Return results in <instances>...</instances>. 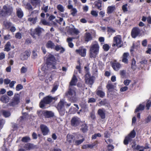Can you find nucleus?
I'll list each match as a JSON object with an SVG mask.
<instances>
[{"label": "nucleus", "mask_w": 151, "mask_h": 151, "mask_svg": "<svg viewBox=\"0 0 151 151\" xmlns=\"http://www.w3.org/2000/svg\"><path fill=\"white\" fill-rule=\"evenodd\" d=\"M17 16L19 18H21L23 16V14L21 8L17 9Z\"/></svg>", "instance_id": "2f4dec72"}, {"label": "nucleus", "mask_w": 151, "mask_h": 151, "mask_svg": "<svg viewBox=\"0 0 151 151\" xmlns=\"http://www.w3.org/2000/svg\"><path fill=\"white\" fill-rule=\"evenodd\" d=\"M151 105V101H148L146 104V107L147 110L149 109Z\"/></svg>", "instance_id": "13d9d810"}, {"label": "nucleus", "mask_w": 151, "mask_h": 151, "mask_svg": "<svg viewBox=\"0 0 151 151\" xmlns=\"http://www.w3.org/2000/svg\"><path fill=\"white\" fill-rule=\"evenodd\" d=\"M55 46V44L51 40L48 41L46 44V46L47 48L51 49H54Z\"/></svg>", "instance_id": "412c9836"}, {"label": "nucleus", "mask_w": 151, "mask_h": 151, "mask_svg": "<svg viewBox=\"0 0 151 151\" xmlns=\"http://www.w3.org/2000/svg\"><path fill=\"white\" fill-rule=\"evenodd\" d=\"M45 111H37V114L40 117H42L44 116V113Z\"/></svg>", "instance_id": "de8ad7c7"}, {"label": "nucleus", "mask_w": 151, "mask_h": 151, "mask_svg": "<svg viewBox=\"0 0 151 151\" xmlns=\"http://www.w3.org/2000/svg\"><path fill=\"white\" fill-rule=\"evenodd\" d=\"M73 39H74V38L73 37H68L67 39V41L68 42V46L72 48L73 47V44L72 42V41Z\"/></svg>", "instance_id": "c756f323"}, {"label": "nucleus", "mask_w": 151, "mask_h": 151, "mask_svg": "<svg viewBox=\"0 0 151 151\" xmlns=\"http://www.w3.org/2000/svg\"><path fill=\"white\" fill-rule=\"evenodd\" d=\"M71 14L73 16H75L77 12V11L76 8H72L71 10Z\"/></svg>", "instance_id": "864d4df0"}, {"label": "nucleus", "mask_w": 151, "mask_h": 151, "mask_svg": "<svg viewBox=\"0 0 151 151\" xmlns=\"http://www.w3.org/2000/svg\"><path fill=\"white\" fill-rule=\"evenodd\" d=\"M141 32V30L138 27H134L132 29L131 36L133 38H135L140 34Z\"/></svg>", "instance_id": "9b49d317"}, {"label": "nucleus", "mask_w": 151, "mask_h": 151, "mask_svg": "<svg viewBox=\"0 0 151 151\" xmlns=\"http://www.w3.org/2000/svg\"><path fill=\"white\" fill-rule=\"evenodd\" d=\"M114 43L112 45L113 46L116 45L118 47H121L122 46V39L120 36H117L114 38Z\"/></svg>", "instance_id": "1a4fd4ad"}, {"label": "nucleus", "mask_w": 151, "mask_h": 151, "mask_svg": "<svg viewBox=\"0 0 151 151\" xmlns=\"http://www.w3.org/2000/svg\"><path fill=\"white\" fill-rule=\"evenodd\" d=\"M115 87L114 86L110 83H108L106 86V88L109 92L113 91Z\"/></svg>", "instance_id": "c85d7f7f"}, {"label": "nucleus", "mask_w": 151, "mask_h": 151, "mask_svg": "<svg viewBox=\"0 0 151 151\" xmlns=\"http://www.w3.org/2000/svg\"><path fill=\"white\" fill-rule=\"evenodd\" d=\"M57 63L55 57L53 55L49 54L47 60V64L46 67L48 68L47 69L45 68V66H43L41 68V70L45 72L47 70L49 69H56L57 67L56 66Z\"/></svg>", "instance_id": "f257e3e1"}, {"label": "nucleus", "mask_w": 151, "mask_h": 151, "mask_svg": "<svg viewBox=\"0 0 151 151\" xmlns=\"http://www.w3.org/2000/svg\"><path fill=\"white\" fill-rule=\"evenodd\" d=\"M15 37L17 38L20 39L22 38V34L20 32H17L16 34Z\"/></svg>", "instance_id": "052dcab7"}, {"label": "nucleus", "mask_w": 151, "mask_h": 151, "mask_svg": "<svg viewBox=\"0 0 151 151\" xmlns=\"http://www.w3.org/2000/svg\"><path fill=\"white\" fill-rule=\"evenodd\" d=\"M13 8L11 6L4 5L2 9H0V17H6L11 15L13 14Z\"/></svg>", "instance_id": "f03ea898"}, {"label": "nucleus", "mask_w": 151, "mask_h": 151, "mask_svg": "<svg viewBox=\"0 0 151 151\" xmlns=\"http://www.w3.org/2000/svg\"><path fill=\"white\" fill-rule=\"evenodd\" d=\"M25 8L30 10H33V8L29 3H27V4Z\"/></svg>", "instance_id": "49530a36"}, {"label": "nucleus", "mask_w": 151, "mask_h": 151, "mask_svg": "<svg viewBox=\"0 0 151 151\" xmlns=\"http://www.w3.org/2000/svg\"><path fill=\"white\" fill-rule=\"evenodd\" d=\"M66 103V102L63 100H61L59 102L57 108L60 114L61 112L62 109L63 108Z\"/></svg>", "instance_id": "4468645a"}, {"label": "nucleus", "mask_w": 151, "mask_h": 151, "mask_svg": "<svg viewBox=\"0 0 151 151\" xmlns=\"http://www.w3.org/2000/svg\"><path fill=\"white\" fill-rule=\"evenodd\" d=\"M2 113L3 115L6 117H9L10 115V113L9 111H6L5 110L2 111Z\"/></svg>", "instance_id": "37998d69"}, {"label": "nucleus", "mask_w": 151, "mask_h": 151, "mask_svg": "<svg viewBox=\"0 0 151 151\" xmlns=\"http://www.w3.org/2000/svg\"><path fill=\"white\" fill-rule=\"evenodd\" d=\"M115 9V5L109 6L107 9V13L110 14L112 13Z\"/></svg>", "instance_id": "cd10ccee"}, {"label": "nucleus", "mask_w": 151, "mask_h": 151, "mask_svg": "<svg viewBox=\"0 0 151 151\" xmlns=\"http://www.w3.org/2000/svg\"><path fill=\"white\" fill-rule=\"evenodd\" d=\"M108 150L109 151H111L114 149V147L112 145H109L107 146Z\"/></svg>", "instance_id": "774afa93"}, {"label": "nucleus", "mask_w": 151, "mask_h": 151, "mask_svg": "<svg viewBox=\"0 0 151 151\" xmlns=\"http://www.w3.org/2000/svg\"><path fill=\"white\" fill-rule=\"evenodd\" d=\"M135 63H136V61H135L134 59H133L132 60V64H131L132 68V69H134L135 68Z\"/></svg>", "instance_id": "bf43d9fd"}, {"label": "nucleus", "mask_w": 151, "mask_h": 151, "mask_svg": "<svg viewBox=\"0 0 151 151\" xmlns=\"http://www.w3.org/2000/svg\"><path fill=\"white\" fill-rule=\"evenodd\" d=\"M37 20V17H30L28 18V21L30 22H32L33 24H35Z\"/></svg>", "instance_id": "e433bc0d"}, {"label": "nucleus", "mask_w": 151, "mask_h": 151, "mask_svg": "<svg viewBox=\"0 0 151 151\" xmlns=\"http://www.w3.org/2000/svg\"><path fill=\"white\" fill-rule=\"evenodd\" d=\"M136 135V132L134 129L125 137L124 141V144L125 145H128L129 142H131L132 141V138L135 137Z\"/></svg>", "instance_id": "423d86ee"}, {"label": "nucleus", "mask_w": 151, "mask_h": 151, "mask_svg": "<svg viewBox=\"0 0 151 151\" xmlns=\"http://www.w3.org/2000/svg\"><path fill=\"white\" fill-rule=\"evenodd\" d=\"M85 140L84 138H82L81 139L76 140L75 141V144L76 145H79L81 144Z\"/></svg>", "instance_id": "a18cd8bd"}, {"label": "nucleus", "mask_w": 151, "mask_h": 151, "mask_svg": "<svg viewBox=\"0 0 151 151\" xmlns=\"http://www.w3.org/2000/svg\"><path fill=\"white\" fill-rule=\"evenodd\" d=\"M103 47L104 50L105 51H107L109 48V45L107 44H104L103 46Z\"/></svg>", "instance_id": "5fc2aeb1"}, {"label": "nucleus", "mask_w": 151, "mask_h": 151, "mask_svg": "<svg viewBox=\"0 0 151 151\" xmlns=\"http://www.w3.org/2000/svg\"><path fill=\"white\" fill-rule=\"evenodd\" d=\"M129 54L128 52L124 53L122 56V61L125 64L128 63V59L129 58Z\"/></svg>", "instance_id": "f3484780"}, {"label": "nucleus", "mask_w": 151, "mask_h": 151, "mask_svg": "<svg viewBox=\"0 0 151 151\" xmlns=\"http://www.w3.org/2000/svg\"><path fill=\"white\" fill-rule=\"evenodd\" d=\"M96 94L100 97L103 98L105 96V93L103 91L99 90L96 91Z\"/></svg>", "instance_id": "f704fd0d"}, {"label": "nucleus", "mask_w": 151, "mask_h": 151, "mask_svg": "<svg viewBox=\"0 0 151 151\" xmlns=\"http://www.w3.org/2000/svg\"><path fill=\"white\" fill-rule=\"evenodd\" d=\"M107 28L108 29L107 31L109 32L113 33L115 32V30L111 28L108 27Z\"/></svg>", "instance_id": "69168bd1"}, {"label": "nucleus", "mask_w": 151, "mask_h": 151, "mask_svg": "<svg viewBox=\"0 0 151 151\" xmlns=\"http://www.w3.org/2000/svg\"><path fill=\"white\" fill-rule=\"evenodd\" d=\"M81 130L83 133L86 132L88 130V127L87 125L85 123H82L81 125Z\"/></svg>", "instance_id": "7c9ffc66"}, {"label": "nucleus", "mask_w": 151, "mask_h": 151, "mask_svg": "<svg viewBox=\"0 0 151 151\" xmlns=\"http://www.w3.org/2000/svg\"><path fill=\"white\" fill-rule=\"evenodd\" d=\"M127 4H125V5H123L122 6V9L123 11L124 12H127Z\"/></svg>", "instance_id": "338daca9"}, {"label": "nucleus", "mask_w": 151, "mask_h": 151, "mask_svg": "<svg viewBox=\"0 0 151 151\" xmlns=\"http://www.w3.org/2000/svg\"><path fill=\"white\" fill-rule=\"evenodd\" d=\"M30 53L29 52L26 51L21 54V59L22 60H26L30 56Z\"/></svg>", "instance_id": "6ab92c4d"}, {"label": "nucleus", "mask_w": 151, "mask_h": 151, "mask_svg": "<svg viewBox=\"0 0 151 151\" xmlns=\"http://www.w3.org/2000/svg\"><path fill=\"white\" fill-rule=\"evenodd\" d=\"M40 0H31V3L33 6H36L40 3Z\"/></svg>", "instance_id": "c9c22d12"}, {"label": "nucleus", "mask_w": 151, "mask_h": 151, "mask_svg": "<svg viewBox=\"0 0 151 151\" xmlns=\"http://www.w3.org/2000/svg\"><path fill=\"white\" fill-rule=\"evenodd\" d=\"M105 111L104 109H98L97 112L98 114L102 119H104L105 118Z\"/></svg>", "instance_id": "a211bd4d"}, {"label": "nucleus", "mask_w": 151, "mask_h": 151, "mask_svg": "<svg viewBox=\"0 0 151 151\" xmlns=\"http://www.w3.org/2000/svg\"><path fill=\"white\" fill-rule=\"evenodd\" d=\"M58 98L56 97H52L49 96H46L44 97L40 103V107L43 108L45 106V104H49L53 100L54 101L57 100Z\"/></svg>", "instance_id": "20e7f679"}, {"label": "nucleus", "mask_w": 151, "mask_h": 151, "mask_svg": "<svg viewBox=\"0 0 151 151\" xmlns=\"http://www.w3.org/2000/svg\"><path fill=\"white\" fill-rule=\"evenodd\" d=\"M11 46V43L8 42H7L5 46L4 50L8 52L10 50V47Z\"/></svg>", "instance_id": "72a5a7b5"}, {"label": "nucleus", "mask_w": 151, "mask_h": 151, "mask_svg": "<svg viewBox=\"0 0 151 151\" xmlns=\"http://www.w3.org/2000/svg\"><path fill=\"white\" fill-rule=\"evenodd\" d=\"M20 102V96L18 94H15L12 100L9 104L10 106H14L17 105Z\"/></svg>", "instance_id": "6e6552de"}, {"label": "nucleus", "mask_w": 151, "mask_h": 151, "mask_svg": "<svg viewBox=\"0 0 151 151\" xmlns=\"http://www.w3.org/2000/svg\"><path fill=\"white\" fill-rule=\"evenodd\" d=\"M10 98L6 95H3L0 98V100L4 103H6L9 101Z\"/></svg>", "instance_id": "5701e85b"}, {"label": "nucleus", "mask_w": 151, "mask_h": 151, "mask_svg": "<svg viewBox=\"0 0 151 151\" xmlns=\"http://www.w3.org/2000/svg\"><path fill=\"white\" fill-rule=\"evenodd\" d=\"M57 8L58 10L61 12H63L64 11V8L63 6L61 4L58 5L57 7Z\"/></svg>", "instance_id": "c03bdc74"}, {"label": "nucleus", "mask_w": 151, "mask_h": 151, "mask_svg": "<svg viewBox=\"0 0 151 151\" xmlns=\"http://www.w3.org/2000/svg\"><path fill=\"white\" fill-rule=\"evenodd\" d=\"M40 128L42 134L44 136L47 135L50 132L49 128L45 124H41L40 126Z\"/></svg>", "instance_id": "f8f14e48"}, {"label": "nucleus", "mask_w": 151, "mask_h": 151, "mask_svg": "<svg viewBox=\"0 0 151 151\" xmlns=\"http://www.w3.org/2000/svg\"><path fill=\"white\" fill-rule=\"evenodd\" d=\"M76 52L77 53L83 57L85 56L86 55V50L85 48H79L78 49L76 50Z\"/></svg>", "instance_id": "2eb2a0df"}, {"label": "nucleus", "mask_w": 151, "mask_h": 151, "mask_svg": "<svg viewBox=\"0 0 151 151\" xmlns=\"http://www.w3.org/2000/svg\"><path fill=\"white\" fill-rule=\"evenodd\" d=\"M107 101L106 100V99H104L103 100H102L99 103V104L101 106L102 105H104L106 104Z\"/></svg>", "instance_id": "6e6d98bb"}, {"label": "nucleus", "mask_w": 151, "mask_h": 151, "mask_svg": "<svg viewBox=\"0 0 151 151\" xmlns=\"http://www.w3.org/2000/svg\"><path fill=\"white\" fill-rule=\"evenodd\" d=\"M99 45L97 43L91 45L90 49V56L91 58L96 57L99 53Z\"/></svg>", "instance_id": "7ed1b4c3"}, {"label": "nucleus", "mask_w": 151, "mask_h": 151, "mask_svg": "<svg viewBox=\"0 0 151 151\" xmlns=\"http://www.w3.org/2000/svg\"><path fill=\"white\" fill-rule=\"evenodd\" d=\"M85 69L86 70L87 72V73L86 74V75L85 76V80H86V79H88V78H90L91 77V76L90 75V74L88 72V69L87 68V67H85Z\"/></svg>", "instance_id": "a19ab883"}, {"label": "nucleus", "mask_w": 151, "mask_h": 151, "mask_svg": "<svg viewBox=\"0 0 151 151\" xmlns=\"http://www.w3.org/2000/svg\"><path fill=\"white\" fill-rule=\"evenodd\" d=\"M91 14L93 16L96 17H97L98 15V12L94 10L92 11L91 12Z\"/></svg>", "instance_id": "4d7b16f0"}, {"label": "nucleus", "mask_w": 151, "mask_h": 151, "mask_svg": "<svg viewBox=\"0 0 151 151\" xmlns=\"http://www.w3.org/2000/svg\"><path fill=\"white\" fill-rule=\"evenodd\" d=\"M111 66L113 69L115 71H118L121 68V65L119 63L114 61L111 64Z\"/></svg>", "instance_id": "dca6fc26"}, {"label": "nucleus", "mask_w": 151, "mask_h": 151, "mask_svg": "<svg viewBox=\"0 0 151 151\" xmlns=\"http://www.w3.org/2000/svg\"><path fill=\"white\" fill-rule=\"evenodd\" d=\"M77 81L78 79L76 76L75 75H74L70 82L69 86H73L76 85Z\"/></svg>", "instance_id": "b1692460"}, {"label": "nucleus", "mask_w": 151, "mask_h": 151, "mask_svg": "<svg viewBox=\"0 0 151 151\" xmlns=\"http://www.w3.org/2000/svg\"><path fill=\"white\" fill-rule=\"evenodd\" d=\"M44 31V29L40 27L39 26H38L35 29L34 31L31 30V35L33 38H35L36 36L35 35H36L39 37L40 36L42 32Z\"/></svg>", "instance_id": "0eeeda50"}, {"label": "nucleus", "mask_w": 151, "mask_h": 151, "mask_svg": "<svg viewBox=\"0 0 151 151\" xmlns=\"http://www.w3.org/2000/svg\"><path fill=\"white\" fill-rule=\"evenodd\" d=\"M96 101V99L93 98H88L87 102L89 103H93Z\"/></svg>", "instance_id": "8fccbe9b"}, {"label": "nucleus", "mask_w": 151, "mask_h": 151, "mask_svg": "<svg viewBox=\"0 0 151 151\" xmlns=\"http://www.w3.org/2000/svg\"><path fill=\"white\" fill-rule=\"evenodd\" d=\"M110 136V135L109 133L108 132L106 131L104 132V136L106 138H108Z\"/></svg>", "instance_id": "0e129e2a"}, {"label": "nucleus", "mask_w": 151, "mask_h": 151, "mask_svg": "<svg viewBox=\"0 0 151 151\" xmlns=\"http://www.w3.org/2000/svg\"><path fill=\"white\" fill-rule=\"evenodd\" d=\"M54 116V114L52 111H45L44 116L45 118H51L53 117Z\"/></svg>", "instance_id": "aec40b11"}, {"label": "nucleus", "mask_w": 151, "mask_h": 151, "mask_svg": "<svg viewBox=\"0 0 151 151\" xmlns=\"http://www.w3.org/2000/svg\"><path fill=\"white\" fill-rule=\"evenodd\" d=\"M71 30L76 35H78L80 33V31L78 29L75 28H72Z\"/></svg>", "instance_id": "603ef678"}, {"label": "nucleus", "mask_w": 151, "mask_h": 151, "mask_svg": "<svg viewBox=\"0 0 151 151\" xmlns=\"http://www.w3.org/2000/svg\"><path fill=\"white\" fill-rule=\"evenodd\" d=\"M58 86L57 85H54L52 90L51 92L52 93H54L58 89Z\"/></svg>", "instance_id": "e2e57ef3"}, {"label": "nucleus", "mask_w": 151, "mask_h": 151, "mask_svg": "<svg viewBox=\"0 0 151 151\" xmlns=\"http://www.w3.org/2000/svg\"><path fill=\"white\" fill-rule=\"evenodd\" d=\"M101 3L102 1L101 0L97 1L94 2L95 7H96L97 9L100 10H101Z\"/></svg>", "instance_id": "bb28decb"}, {"label": "nucleus", "mask_w": 151, "mask_h": 151, "mask_svg": "<svg viewBox=\"0 0 151 151\" xmlns=\"http://www.w3.org/2000/svg\"><path fill=\"white\" fill-rule=\"evenodd\" d=\"M54 50L56 51H58L59 50H60V52L61 53H63L65 51V49L63 47H62L60 45H55Z\"/></svg>", "instance_id": "393cba45"}, {"label": "nucleus", "mask_w": 151, "mask_h": 151, "mask_svg": "<svg viewBox=\"0 0 151 151\" xmlns=\"http://www.w3.org/2000/svg\"><path fill=\"white\" fill-rule=\"evenodd\" d=\"M85 41L86 42H88L92 39V37L90 33L86 32L85 35Z\"/></svg>", "instance_id": "a878e982"}, {"label": "nucleus", "mask_w": 151, "mask_h": 151, "mask_svg": "<svg viewBox=\"0 0 151 151\" xmlns=\"http://www.w3.org/2000/svg\"><path fill=\"white\" fill-rule=\"evenodd\" d=\"M38 12H39L38 11L34 10V11H32V12L30 16H32V17H37L38 16Z\"/></svg>", "instance_id": "4c0bfd02"}, {"label": "nucleus", "mask_w": 151, "mask_h": 151, "mask_svg": "<svg viewBox=\"0 0 151 151\" xmlns=\"http://www.w3.org/2000/svg\"><path fill=\"white\" fill-rule=\"evenodd\" d=\"M80 122L79 118L74 117L72 118L71 120V125L73 127H76L80 124Z\"/></svg>", "instance_id": "ddd939ff"}, {"label": "nucleus", "mask_w": 151, "mask_h": 151, "mask_svg": "<svg viewBox=\"0 0 151 151\" xmlns=\"http://www.w3.org/2000/svg\"><path fill=\"white\" fill-rule=\"evenodd\" d=\"M85 81V83L88 84L92 85L93 83V80L91 77L87 79H86Z\"/></svg>", "instance_id": "473e14b6"}, {"label": "nucleus", "mask_w": 151, "mask_h": 151, "mask_svg": "<svg viewBox=\"0 0 151 151\" xmlns=\"http://www.w3.org/2000/svg\"><path fill=\"white\" fill-rule=\"evenodd\" d=\"M30 140V138L28 136H26L23 137L22 139V141L23 142H29Z\"/></svg>", "instance_id": "79ce46f5"}, {"label": "nucleus", "mask_w": 151, "mask_h": 151, "mask_svg": "<svg viewBox=\"0 0 151 151\" xmlns=\"http://www.w3.org/2000/svg\"><path fill=\"white\" fill-rule=\"evenodd\" d=\"M81 137H83L80 134H76L74 136L73 135L68 134L66 137L67 140L70 143L74 142L76 139H78Z\"/></svg>", "instance_id": "9d476101"}, {"label": "nucleus", "mask_w": 151, "mask_h": 151, "mask_svg": "<svg viewBox=\"0 0 151 151\" xmlns=\"http://www.w3.org/2000/svg\"><path fill=\"white\" fill-rule=\"evenodd\" d=\"M76 88L75 87L72 86H69V90L67 94V95L73 101L76 100Z\"/></svg>", "instance_id": "39448f33"}, {"label": "nucleus", "mask_w": 151, "mask_h": 151, "mask_svg": "<svg viewBox=\"0 0 151 151\" xmlns=\"http://www.w3.org/2000/svg\"><path fill=\"white\" fill-rule=\"evenodd\" d=\"M4 24L5 27L7 29H9L12 25V23L10 22L4 21Z\"/></svg>", "instance_id": "ea45409f"}, {"label": "nucleus", "mask_w": 151, "mask_h": 151, "mask_svg": "<svg viewBox=\"0 0 151 151\" xmlns=\"http://www.w3.org/2000/svg\"><path fill=\"white\" fill-rule=\"evenodd\" d=\"M101 134L99 133H97V134H94V135H93L92 136L91 138L93 139H96L97 137H101Z\"/></svg>", "instance_id": "3c124183"}, {"label": "nucleus", "mask_w": 151, "mask_h": 151, "mask_svg": "<svg viewBox=\"0 0 151 151\" xmlns=\"http://www.w3.org/2000/svg\"><path fill=\"white\" fill-rule=\"evenodd\" d=\"M23 88V86L21 84H18L16 87V90L17 91H19Z\"/></svg>", "instance_id": "09e8293b"}, {"label": "nucleus", "mask_w": 151, "mask_h": 151, "mask_svg": "<svg viewBox=\"0 0 151 151\" xmlns=\"http://www.w3.org/2000/svg\"><path fill=\"white\" fill-rule=\"evenodd\" d=\"M41 22L44 25H48L49 24V23L44 19H42L41 20Z\"/></svg>", "instance_id": "680f3d73"}, {"label": "nucleus", "mask_w": 151, "mask_h": 151, "mask_svg": "<svg viewBox=\"0 0 151 151\" xmlns=\"http://www.w3.org/2000/svg\"><path fill=\"white\" fill-rule=\"evenodd\" d=\"M24 148L27 150H30L37 148V146L33 144L28 143L25 144L24 146Z\"/></svg>", "instance_id": "4be33fe9"}, {"label": "nucleus", "mask_w": 151, "mask_h": 151, "mask_svg": "<svg viewBox=\"0 0 151 151\" xmlns=\"http://www.w3.org/2000/svg\"><path fill=\"white\" fill-rule=\"evenodd\" d=\"M145 106L142 104H140L139 106L135 110V112H138L140 110H143L144 109Z\"/></svg>", "instance_id": "58836bf2"}]
</instances>
